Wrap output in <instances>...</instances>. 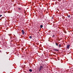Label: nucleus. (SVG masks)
Here are the masks:
<instances>
[{"label": "nucleus", "mask_w": 73, "mask_h": 73, "mask_svg": "<svg viewBox=\"0 0 73 73\" xmlns=\"http://www.w3.org/2000/svg\"><path fill=\"white\" fill-rule=\"evenodd\" d=\"M43 68V66H40V67L39 69V71H40Z\"/></svg>", "instance_id": "f257e3e1"}, {"label": "nucleus", "mask_w": 73, "mask_h": 73, "mask_svg": "<svg viewBox=\"0 0 73 73\" xmlns=\"http://www.w3.org/2000/svg\"><path fill=\"white\" fill-rule=\"evenodd\" d=\"M70 46V45H69V44L67 45V49H69Z\"/></svg>", "instance_id": "f03ea898"}, {"label": "nucleus", "mask_w": 73, "mask_h": 73, "mask_svg": "<svg viewBox=\"0 0 73 73\" xmlns=\"http://www.w3.org/2000/svg\"><path fill=\"white\" fill-rule=\"evenodd\" d=\"M22 34L23 35H24V33H25V32H24V31L23 30H22Z\"/></svg>", "instance_id": "7ed1b4c3"}, {"label": "nucleus", "mask_w": 73, "mask_h": 73, "mask_svg": "<svg viewBox=\"0 0 73 73\" xmlns=\"http://www.w3.org/2000/svg\"><path fill=\"white\" fill-rule=\"evenodd\" d=\"M29 72H32V70L31 69H30L29 70Z\"/></svg>", "instance_id": "20e7f679"}, {"label": "nucleus", "mask_w": 73, "mask_h": 73, "mask_svg": "<svg viewBox=\"0 0 73 73\" xmlns=\"http://www.w3.org/2000/svg\"><path fill=\"white\" fill-rule=\"evenodd\" d=\"M40 28H42V27H43V26H42V25H40Z\"/></svg>", "instance_id": "39448f33"}, {"label": "nucleus", "mask_w": 73, "mask_h": 73, "mask_svg": "<svg viewBox=\"0 0 73 73\" xmlns=\"http://www.w3.org/2000/svg\"><path fill=\"white\" fill-rule=\"evenodd\" d=\"M67 16L68 17H70V15H68Z\"/></svg>", "instance_id": "423d86ee"}, {"label": "nucleus", "mask_w": 73, "mask_h": 73, "mask_svg": "<svg viewBox=\"0 0 73 73\" xmlns=\"http://www.w3.org/2000/svg\"><path fill=\"white\" fill-rule=\"evenodd\" d=\"M54 50H55V51H58V50L56 49H54Z\"/></svg>", "instance_id": "0eeeda50"}, {"label": "nucleus", "mask_w": 73, "mask_h": 73, "mask_svg": "<svg viewBox=\"0 0 73 73\" xmlns=\"http://www.w3.org/2000/svg\"><path fill=\"white\" fill-rule=\"evenodd\" d=\"M64 33H67L66 31L65 30H64Z\"/></svg>", "instance_id": "6e6552de"}, {"label": "nucleus", "mask_w": 73, "mask_h": 73, "mask_svg": "<svg viewBox=\"0 0 73 73\" xmlns=\"http://www.w3.org/2000/svg\"><path fill=\"white\" fill-rule=\"evenodd\" d=\"M56 44L57 46H58V44L56 43Z\"/></svg>", "instance_id": "1a4fd4ad"}, {"label": "nucleus", "mask_w": 73, "mask_h": 73, "mask_svg": "<svg viewBox=\"0 0 73 73\" xmlns=\"http://www.w3.org/2000/svg\"><path fill=\"white\" fill-rule=\"evenodd\" d=\"M29 38H32L31 36H29Z\"/></svg>", "instance_id": "9d476101"}, {"label": "nucleus", "mask_w": 73, "mask_h": 73, "mask_svg": "<svg viewBox=\"0 0 73 73\" xmlns=\"http://www.w3.org/2000/svg\"><path fill=\"white\" fill-rule=\"evenodd\" d=\"M59 47H61V45H60V44H59Z\"/></svg>", "instance_id": "9b49d317"}, {"label": "nucleus", "mask_w": 73, "mask_h": 73, "mask_svg": "<svg viewBox=\"0 0 73 73\" xmlns=\"http://www.w3.org/2000/svg\"><path fill=\"white\" fill-rule=\"evenodd\" d=\"M65 6H66V7H67V5H65Z\"/></svg>", "instance_id": "f8f14e48"}, {"label": "nucleus", "mask_w": 73, "mask_h": 73, "mask_svg": "<svg viewBox=\"0 0 73 73\" xmlns=\"http://www.w3.org/2000/svg\"><path fill=\"white\" fill-rule=\"evenodd\" d=\"M64 38L65 39V40H66V38Z\"/></svg>", "instance_id": "ddd939ff"}, {"label": "nucleus", "mask_w": 73, "mask_h": 73, "mask_svg": "<svg viewBox=\"0 0 73 73\" xmlns=\"http://www.w3.org/2000/svg\"><path fill=\"white\" fill-rule=\"evenodd\" d=\"M52 19H53V18L52 17Z\"/></svg>", "instance_id": "4468645a"}, {"label": "nucleus", "mask_w": 73, "mask_h": 73, "mask_svg": "<svg viewBox=\"0 0 73 73\" xmlns=\"http://www.w3.org/2000/svg\"><path fill=\"white\" fill-rule=\"evenodd\" d=\"M66 4V3H65V4Z\"/></svg>", "instance_id": "2eb2a0df"}]
</instances>
